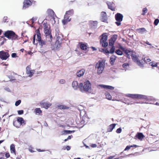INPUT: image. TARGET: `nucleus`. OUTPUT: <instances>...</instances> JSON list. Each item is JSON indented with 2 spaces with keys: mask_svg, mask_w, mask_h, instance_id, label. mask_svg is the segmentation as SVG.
<instances>
[{
  "mask_svg": "<svg viewBox=\"0 0 159 159\" xmlns=\"http://www.w3.org/2000/svg\"><path fill=\"white\" fill-rule=\"evenodd\" d=\"M3 36L12 40H18V35L12 30H8L5 32L3 34Z\"/></svg>",
  "mask_w": 159,
  "mask_h": 159,
  "instance_id": "1",
  "label": "nucleus"
},
{
  "mask_svg": "<svg viewBox=\"0 0 159 159\" xmlns=\"http://www.w3.org/2000/svg\"><path fill=\"white\" fill-rule=\"evenodd\" d=\"M106 61L104 59L100 60L96 63L95 68L97 69V73L100 74L102 73L104 69Z\"/></svg>",
  "mask_w": 159,
  "mask_h": 159,
  "instance_id": "2",
  "label": "nucleus"
},
{
  "mask_svg": "<svg viewBox=\"0 0 159 159\" xmlns=\"http://www.w3.org/2000/svg\"><path fill=\"white\" fill-rule=\"evenodd\" d=\"M126 96L128 97L132 98H141L146 99L147 100H151L153 99V97L150 96H148L145 95L139 94H128L126 95Z\"/></svg>",
  "mask_w": 159,
  "mask_h": 159,
  "instance_id": "3",
  "label": "nucleus"
},
{
  "mask_svg": "<svg viewBox=\"0 0 159 159\" xmlns=\"http://www.w3.org/2000/svg\"><path fill=\"white\" fill-rule=\"evenodd\" d=\"M91 84L88 80H86L84 84L80 83L79 85V88L82 92L88 91L91 89Z\"/></svg>",
  "mask_w": 159,
  "mask_h": 159,
  "instance_id": "4",
  "label": "nucleus"
},
{
  "mask_svg": "<svg viewBox=\"0 0 159 159\" xmlns=\"http://www.w3.org/2000/svg\"><path fill=\"white\" fill-rule=\"evenodd\" d=\"M100 44L103 48H105L108 45V43L107 42V36L106 33H103L100 36Z\"/></svg>",
  "mask_w": 159,
  "mask_h": 159,
  "instance_id": "5",
  "label": "nucleus"
},
{
  "mask_svg": "<svg viewBox=\"0 0 159 159\" xmlns=\"http://www.w3.org/2000/svg\"><path fill=\"white\" fill-rule=\"evenodd\" d=\"M123 15L120 13H117L115 15V18L116 21L115 22V23L117 26H119L121 25V22L123 20Z\"/></svg>",
  "mask_w": 159,
  "mask_h": 159,
  "instance_id": "6",
  "label": "nucleus"
},
{
  "mask_svg": "<svg viewBox=\"0 0 159 159\" xmlns=\"http://www.w3.org/2000/svg\"><path fill=\"white\" fill-rule=\"evenodd\" d=\"M9 56L8 51H4L2 50L0 51V58L2 60H6Z\"/></svg>",
  "mask_w": 159,
  "mask_h": 159,
  "instance_id": "7",
  "label": "nucleus"
},
{
  "mask_svg": "<svg viewBox=\"0 0 159 159\" xmlns=\"http://www.w3.org/2000/svg\"><path fill=\"white\" fill-rule=\"evenodd\" d=\"M32 4V0H24L22 9L25 10L30 7Z\"/></svg>",
  "mask_w": 159,
  "mask_h": 159,
  "instance_id": "8",
  "label": "nucleus"
},
{
  "mask_svg": "<svg viewBox=\"0 0 159 159\" xmlns=\"http://www.w3.org/2000/svg\"><path fill=\"white\" fill-rule=\"evenodd\" d=\"M44 31L46 36V39L48 41L51 42L52 40V36L50 29L44 30Z\"/></svg>",
  "mask_w": 159,
  "mask_h": 159,
  "instance_id": "9",
  "label": "nucleus"
},
{
  "mask_svg": "<svg viewBox=\"0 0 159 159\" xmlns=\"http://www.w3.org/2000/svg\"><path fill=\"white\" fill-rule=\"evenodd\" d=\"M26 73L30 77H31L34 74L35 70H31L30 66H27L26 68Z\"/></svg>",
  "mask_w": 159,
  "mask_h": 159,
  "instance_id": "10",
  "label": "nucleus"
},
{
  "mask_svg": "<svg viewBox=\"0 0 159 159\" xmlns=\"http://www.w3.org/2000/svg\"><path fill=\"white\" fill-rule=\"evenodd\" d=\"M100 19L102 21L104 22H106L107 20V18L106 12L102 11L101 13Z\"/></svg>",
  "mask_w": 159,
  "mask_h": 159,
  "instance_id": "11",
  "label": "nucleus"
},
{
  "mask_svg": "<svg viewBox=\"0 0 159 159\" xmlns=\"http://www.w3.org/2000/svg\"><path fill=\"white\" fill-rule=\"evenodd\" d=\"M117 38V35L114 34L110 39V46L114 45V43Z\"/></svg>",
  "mask_w": 159,
  "mask_h": 159,
  "instance_id": "12",
  "label": "nucleus"
},
{
  "mask_svg": "<svg viewBox=\"0 0 159 159\" xmlns=\"http://www.w3.org/2000/svg\"><path fill=\"white\" fill-rule=\"evenodd\" d=\"M47 13L48 15L51 17L52 19L54 20V16L55 14L54 11L52 9H48L47 11Z\"/></svg>",
  "mask_w": 159,
  "mask_h": 159,
  "instance_id": "13",
  "label": "nucleus"
},
{
  "mask_svg": "<svg viewBox=\"0 0 159 159\" xmlns=\"http://www.w3.org/2000/svg\"><path fill=\"white\" fill-rule=\"evenodd\" d=\"M69 16L65 15L64 17L63 20H62V22L63 25H65L68 22L70 21V20L69 19Z\"/></svg>",
  "mask_w": 159,
  "mask_h": 159,
  "instance_id": "14",
  "label": "nucleus"
},
{
  "mask_svg": "<svg viewBox=\"0 0 159 159\" xmlns=\"http://www.w3.org/2000/svg\"><path fill=\"white\" fill-rule=\"evenodd\" d=\"M135 137L138 139L139 140H142L144 138V136L142 133H138L136 135Z\"/></svg>",
  "mask_w": 159,
  "mask_h": 159,
  "instance_id": "15",
  "label": "nucleus"
},
{
  "mask_svg": "<svg viewBox=\"0 0 159 159\" xmlns=\"http://www.w3.org/2000/svg\"><path fill=\"white\" fill-rule=\"evenodd\" d=\"M35 32L36 33V34L37 36V39H36L37 41H40L42 39L41 38V34L40 33L39 29H38L37 30H36Z\"/></svg>",
  "mask_w": 159,
  "mask_h": 159,
  "instance_id": "16",
  "label": "nucleus"
},
{
  "mask_svg": "<svg viewBox=\"0 0 159 159\" xmlns=\"http://www.w3.org/2000/svg\"><path fill=\"white\" fill-rule=\"evenodd\" d=\"M41 105L43 108L45 109H48L51 106V104L47 102H41L40 103Z\"/></svg>",
  "mask_w": 159,
  "mask_h": 159,
  "instance_id": "17",
  "label": "nucleus"
},
{
  "mask_svg": "<svg viewBox=\"0 0 159 159\" xmlns=\"http://www.w3.org/2000/svg\"><path fill=\"white\" fill-rule=\"evenodd\" d=\"M85 70L84 69H82L78 71L76 73L78 77H81L84 74Z\"/></svg>",
  "mask_w": 159,
  "mask_h": 159,
  "instance_id": "18",
  "label": "nucleus"
},
{
  "mask_svg": "<svg viewBox=\"0 0 159 159\" xmlns=\"http://www.w3.org/2000/svg\"><path fill=\"white\" fill-rule=\"evenodd\" d=\"M10 148L11 153H14L15 155H16V151L15 145L13 144H11L10 146Z\"/></svg>",
  "mask_w": 159,
  "mask_h": 159,
  "instance_id": "19",
  "label": "nucleus"
},
{
  "mask_svg": "<svg viewBox=\"0 0 159 159\" xmlns=\"http://www.w3.org/2000/svg\"><path fill=\"white\" fill-rule=\"evenodd\" d=\"M116 57L114 55H112L110 57V63L111 65H113L116 60Z\"/></svg>",
  "mask_w": 159,
  "mask_h": 159,
  "instance_id": "20",
  "label": "nucleus"
},
{
  "mask_svg": "<svg viewBox=\"0 0 159 159\" xmlns=\"http://www.w3.org/2000/svg\"><path fill=\"white\" fill-rule=\"evenodd\" d=\"M80 48L84 50H86L87 49L88 47L87 45L85 44L80 43Z\"/></svg>",
  "mask_w": 159,
  "mask_h": 159,
  "instance_id": "21",
  "label": "nucleus"
},
{
  "mask_svg": "<svg viewBox=\"0 0 159 159\" xmlns=\"http://www.w3.org/2000/svg\"><path fill=\"white\" fill-rule=\"evenodd\" d=\"M149 64L152 67H157L159 70V63H157L152 61L149 63Z\"/></svg>",
  "mask_w": 159,
  "mask_h": 159,
  "instance_id": "22",
  "label": "nucleus"
},
{
  "mask_svg": "<svg viewBox=\"0 0 159 159\" xmlns=\"http://www.w3.org/2000/svg\"><path fill=\"white\" fill-rule=\"evenodd\" d=\"M72 86L75 89H76L78 87L79 88L78 83L77 81H74L72 82Z\"/></svg>",
  "mask_w": 159,
  "mask_h": 159,
  "instance_id": "23",
  "label": "nucleus"
},
{
  "mask_svg": "<svg viewBox=\"0 0 159 159\" xmlns=\"http://www.w3.org/2000/svg\"><path fill=\"white\" fill-rule=\"evenodd\" d=\"M13 125L17 128H19L21 125L20 123L17 120H14L13 121Z\"/></svg>",
  "mask_w": 159,
  "mask_h": 159,
  "instance_id": "24",
  "label": "nucleus"
},
{
  "mask_svg": "<svg viewBox=\"0 0 159 159\" xmlns=\"http://www.w3.org/2000/svg\"><path fill=\"white\" fill-rule=\"evenodd\" d=\"M114 88L112 86H110V90H114ZM117 92V90H116V89H115V91H110V93H111V94L112 95H114L115 96V93H114L115 94V95H116V93Z\"/></svg>",
  "mask_w": 159,
  "mask_h": 159,
  "instance_id": "25",
  "label": "nucleus"
},
{
  "mask_svg": "<svg viewBox=\"0 0 159 159\" xmlns=\"http://www.w3.org/2000/svg\"><path fill=\"white\" fill-rule=\"evenodd\" d=\"M132 59L135 62L138 60V58L136 55L132 54L131 55Z\"/></svg>",
  "mask_w": 159,
  "mask_h": 159,
  "instance_id": "26",
  "label": "nucleus"
},
{
  "mask_svg": "<svg viewBox=\"0 0 159 159\" xmlns=\"http://www.w3.org/2000/svg\"><path fill=\"white\" fill-rule=\"evenodd\" d=\"M123 51L124 52L126 55L129 54V53L132 54V53L130 49H127L125 48L124 50H123Z\"/></svg>",
  "mask_w": 159,
  "mask_h": 159,
  "instance_id": "27",
  "label": "nucleus"
},
{
  "mask_svg": "<svg viewBox=\"0 0 159 159\" xmlns=\"http://www.w3.org/2000/svg\"><path fill=\"white\" fill-rule=\"evenodd\" d=\"M39 45L42 47L43 45H45L46 44V42L44 40H41L40 41H38Z\"/></svg>",
  "mask_w": 159,
  "mask_h": 159,
  "instance_id": "28",
  "label": "nucleus"
},
{
  "mask_svg": "<svg viewBox=\"0 0 159 159\" xmlns=\"http://www.w3.org/2000/svg\"><path fill=\"white\" fill-rule=\"evenodd\" d=\"M17 120L18 122L20 123V124L21 125L24 122V119L22 117H18Z\"/></svg>",
  "mask_w": 159,
  "mask_h": 159,
  "instance_id": "29",
  "label": "nucleus"
},
{
  "mask_svg": "<svg viewBox=\"0 0 159 159\" xmlns=\"http://www.w3.org/2000/svg\"><path fill=\"white\" fill-rule=\"evenodd\" d=\"M137 30L139 33L141 34H143L146 31V29L144 28L138 29Z\"/></svg>",
  "mask_w": 159,
  "mask_h": 159,
  "instance_id": "30",
  "label": "nucleus"
},
{
  "mask_svg": "<svg viewBox=\"0 0 159 159\" xmlns=\"http://www.w3.org/2000/svg\"><path fill=\"white\" fill-rule=\"evenodd\" d=\"M110 9L112 11L115 10V6L113 3H112L111 4H110Z\"/></svg>",
  "mask_w": 159,
  "mask_h": 159,
  "instance_id": "31",
  "label": "nucleus"
},
{
  "mask_svg": "<svg viewBox=\"0 0 159 159\" xmlns=\"http://www.w3.org/2000/svg\"><path fill=\"white\" fill-rule=\"evenodd\" d=\"M74 12L73 10H69V11H67L66 13V15L68 16H70L72 15Z\"/></svg>",
  "mask_w": 159,
  "mask_h": 159,
  "instance_id": "32",
  "label": "nucleus"
},
{
  "mask_svg": "<svg viewBox=\"0 0 159 159\" xmlns=\"http://www.w3.org/2000/svg\"><path fill=\"white\" fill-rule=\"evenodd\" d=\"M115 52L117 55L120 56L122 55L123 54L122 52L119 49L116 50Z\"/></svg>",
  "mask_w": 159,
  "mask_h": 159,
  "instance_id": "33",
  "label": "nucleus"
},
{
  "mask_svg": "<svg viewBox=\"0 0 159 159\" xmlns=\"http://www.w3.org/2000/svg\"><path fill=\"white\" fill-rule=\"evenodd\" d=\"M136 63L140 67H143V63H142V62H141L140 60H138L137 61H136Z\"/></svg>",
  "mask_w": 159,
  "mask_h": 159,
  "instance_id": "34",
  "label": "nucleus"
},
{
  "mask_svg": "<svg viewBox=\"0 0 159 159\" xmlns=\"http://www.w3.org/2000/svg\"><path fill=\"white\" fill-rule=\"evenodd\" d=\"M58 107L60 109H68L69 108L68 107L64 105H59L58 106Z\"/></svg>",
  "mask_w": 159,
  "mask_h": 159,
  "instance_id": "35",
  "label": "nucleus"
},
{
  "mask_svg": "<svg viewBox=\"0 0 159 159\" xmlns=\"http://www.w3.org/2000/svg\"><path fill=\"white\" fill-rule=\"evenodd\" d=\"M35 112L36 113L40 114L42 113V111L40 108H36L35 110Z\"/></svg>",
  "mask_w": 159,
  "mask_h": 159,
  "instance_id": "36",
  "label": "nucleus"
},
{
  "mask_svg": "<svg viewBox=\"0 0 159 159\" xmlns=\"http://www.w3.org/2000/svg\"><path fill=\"white\" fill-rule=\"evenodd\" d=\"M111 46H112V47L110 49V53L112 54L115 52V48L113 45Z\"/></svg>",
  "mask_w": 159,
  "mask_h": 159,
  "instance_id": "37",
  "label": "nucleus"
},
{
  "mask_svg": "<svg viewBox=\"0 0 159 159\" xmlns=\"http://www.w3.org/2000/svg\"><path fill=\"white\" fill-rule=\"evenodd\" d=\"M116 124H112L110 125V132L112 131L113 129L115 128Z\"/></svg>",
  "mask_w": 159,
  "mask_h": 159,
  "instance_id": "38",
  "label": "nucleus"
},
{
  "mask_svg": "<svg viewBox=\"0 0 159 159\" xmlns=\"http://www.w3.org/2000/svg\"><path fill=\"white\" fill-rule=\"evenodd\" d=\"M56 48L57 49L61 47V43H59V42H58L57 43H55Z\"/></svg>",
  "mask_w": 159,
  "mask_h": 159,
  "instance_id": "39",
  "label": "nucleus"
},
{
  "mask_svg": "<svg viewBox=\"0 0 159 159\" xmlns=\"http://www.w3.org/2000/svg\"><path fill=\"white\" fill-rule=\"evenodd\" d=\"M43 26L44 28V30L50 29L48 27L47 23H44L43 24Z\"/></svg>",
  "mask_w": 159,
  "mask_h": 159,
  "instance_id": "40",
  "label": "nucleus"
},
{
  "mask_svg": "<svg viewBox=\"0 0 159 159\" xmlns=\"http://www.w3.org/2000/svg\"><path fill=\"white\" fill-rule=\"evenodd\" d=\"M100 87L102 88H103L105 89H109V85H99Z\"/></svg>",
  "mask_w": 159,
  "mask_h": 159,
  "instance_id": "41",
  "label": "nucleus"
},
{
  "mask_svg": "<svg viewBox=\"0 0 159 159\" xmlns=\"http://www.w3.org/2000/svg\"><path fill=\"white\" fill-rule=\"evenodd\" d=\"M148 10L147 8H144L143 10V12L142 15H144L147 12Z\"/></svg>",
  "mask_w": 159,
  "mask_h": 159,
  "instance_id": "42",
  "label": "nucleus"
},
{
  "mask_svg": "<svg viewBox=\"0 0 159 159\" xmlns=\"http://www.w3.org/2000/svg\"><path fill=\"white\" fill-rule=\"evenodd\" d=\"M63 134H66L71 133L72 132V131L70 130H64L63 131Z\"/></svg>",
  "mask_w": 159,
  "mask_h": 159,
  "instance_id": "43",
  "label": "nucleus"
},
{
  "mask_svg": "<svg viewBox=\"0 0 159 159\" xmlns=\"http://www.w3.org/2000/svg\"><path fill=\"white\" fill-rule=\"evenodd\" d=\"M122 66L124 68H127L129 67V64L128 63H125L123 64Z\"/></svg>",
  "mask_w": 159,
  "mask_h": 159,
  "instance_id": "44",
  "label": "nucleus"
},
{
  "mask_svg": "<svg viewBox=\"0 0 159 159\" xmlns=\"http://www.w3.org/2000/svg\"><path fill=\"white\" fill-rule=\"evenodd\" d=\"M8 21V19L7 17H4L2 21V22H7Z\"/></svg>",
  "mask_w": 159,
  "mask_h": 159,
  "instance_id": "45",
  "label": "nucleus"
},
{
  "mask_svg": "<svg viewBox=\"0 0 159 159\" xmlns=\"http://www.w3.org/2000/svg\"><path fill=\"white\" fill-rule=\"evenodd\" d=\"M159 22V20L158 19H156L154 22V24L155 25H157Z\"/></svg>",
  "mask_w": 159,
  "mask_h": 159,
  "instance_id": "46",
  "label": "nucleus"
},
{
  "mask_svg": "<svg viewBox=\"0 0 159 159\" xmlns=\"http://www.w3.org/2000/svg\"><path fill=\"white\" fill-rule=\"evenodd\" d=\"M21 102V101L20 100H19L17 101H16L15 103V105L16 106H17Z\"/></svg>",
  "mask_w": 159,
  "mask_h": 159,
  "instance_id": "47",
  "label": "nucleus"
},
{
  "mask_svg": "<svg viewBox=\"0 0 159 159\" xmlns=\"http://www.w3.org/2000/svg\"><path fill=\"white\" fill-rule=\"evenodd\" d=\"M117 48H119V49H120L122 51L123 50H124V48H125L124 47H123L120 44H118L117 46Z\"/></svg>",
  "mask_w": 159,
  "mask_h": 159,
  "instance_id": "48",
  "label": "nucleus"
},
{
  "mask_svg": "<svg viewBox=\"0 0 159 159\" xmlns=\"http://www.w3.org/2000/svg\"><path fill=\"white\" fill-rule=\"evenodd\" d=\"M106 98L108 100H109V94L108 93H105Z\"/></svg>",
  "mask_w": 159,
  "mask_h": 159,
  "instance_id": "49",
  "label": "nucleus"
},
{
  "mask_svg": "<svg viewBox=\"0 0 159 159\" xmlns=\"http://www.w3.org/2000/svg\"><path fill=\"white\" fill-rule=\"evenodd\" d=\"M121 131H122V129L120 128L116 130V132L117 133L119 134V133H120L121 132Z\"/></svg>",
  "mask_w": 159,
  "mask_h": 159,
  "instance_id": "50",
  "label": "nucleus"
},
{
  "mask_svg": "<svg viewBox=\"0 0 159 159\" xmlns=\"http://www.w3.org/2000/svg\"><path fill=\"white\" fill-rule=\"evenodd\" d=\"M18 113L19 115H22L24 113V111L23 110H19L18 111Z\"/></svg>",
  "mask_w": 159,
  "mask_h": 159,
  "instance_id": "51",
  "label": "nucleus"
},
{
  "mask_svg": "<svg viewBox=\"0 0 159 159\" xmlns=\"http://www.w3.org/2000/svg\"><path fill=\"white\" fill-rule=\"evenodd\" d=\"M5 157L7 158H8L10 157V155L9 152H6L5 154Z\"/></svg>",
  "mask_w": 159,
  "mask_h": 159,
  "instance_id": "52",
  "label": "nucleus"
},
{
  "mask_svg": "<svg viewBox=\"0 0 159 159\" xmlns=\"http://www.w3.org/2000/svg\"><path fill=\"white\" fill-rule=\"evenodd\" d=\"M17 57L16 54V53H13L11 54V57L13 58L16 57Z\"/></svg>",
  "mask_w": 159,
  "mask_h": 159,
  "instance_id": "53",
  "label": "nucleus"
},
{
  "mask_svg": "<svg viewBox=\"0 0 159 159\" xmlns=\"http://www.w3.org/2000/svg\"><path fill=\"white\" fill-rule=\"evenodd\" d=\"M131 148V147H130V146H127L124 149V151L129 150L130 148Z\"/></svg>",
  "mask_w": 159,
  "mask_h": 159,
  "instance_id": "54",
  "label": "nucleus"
},
{
  "mask_svg": "<svg viewBox=\"0 0 159 159\" xmlns=\"http://www.w3.org/2000/svg\"><path fill=\"white\" fill-rule=\"evenodd\" d=\"M103 53L105 54H108L109 53V52L108 50L107 49H104V51Z\"/></svg>",
  "mask_w": 159,
  "mask_h": 159,
  "instance_id": "55",
  "label": "nucleus"
},
{
  "mask_svg": "<svg viewBox=\"0 0 159 159\" xmlns=\"http://www.w3.org/2000/svg\"><path fill=\"white\" fill-rule=\"evenodd\" d=\"M144 61L145 62H149L151 61L150 59L149 58H148L146 60L145 59V58L144 59Z\"/></svg>",
  "mask_w": 159,
  "mask_h": 159,
  "instance_id": "56",
  "label": "nucleus"
},
{
  "mask_svg": "<svg viewBox=\"0 0 159 159\" xmlns=\"http://www.w3.org/2000/svg\"><path fill=\"white\" fill-rule=\"evenodd\" d=\"M90 146L92 148H96L97 147V145L96 144H92Z\"/></svg>",
  "mask_w": 159,
  "mask_h": 159,
  "instance_id": "57",
  "label": "nucleus"
},
{
  "mask_svg": "<svg viewBox=\"0 0 159 159\" xmlns=\"http://www.w3.org/2000/svg\"><path fill=\"white\" fill-rule=\"evenodd\" d=\"M35 36H36V34H35L34 35V37H33V43L34 44H35Z\"/></svg>",
  "mask_w": 159,
  "mask_h": 159,
  "instance_id": "58",
  "label": "nucleus"
},
{
  "mask_svg": "<svg viewBox=\"0 0 159 159\" xmlns=\"http://www.w3.org/2000/svg\"><path fill=\"white\" fill-rule=\"evenodd\" d=\"M65 80L63 79L59 81L60 83L61 84H63L65 83Z\"/></svg>",
  "mask_w": 159,
  "mask_h": 159,
  "instance_id": "59",
  "label": "nucleus"
},
{
  "mask_svg": "<svg viewBox=\"0 0 159 159\" xmlns=\"http://www.w3.org/2000/svg\"><path fill=\"white\" fill-rule=\"evenodd\" d=\"M138 147V146L136 145H135V144H133V145H130V147L131 148V147H135V148H136V147Z\"/></svg>",
  "mask_w": 159,
  "mask_h": 159,
  "instance_id": "60",
  "label": "nucleus"
},
{
  "mask_svg": "<svg viewBox=\"0 0 159 159\" xmlns=\"http://www.w3.org/2000/svg\"><path fill=\"white\" fill-rule=\"evenodd\" d=\"M94 24L96 26H97V22L96 21H94L93 22V23H92V24Z\"/></svg>",
  "mask_w": 159,
  "mask_h": 159,
  "instance_id": "61",
  "label": "nucleus"
},
{
  "mask_svg": "<svg viewBox=\"0 0 159 159\" xmlns=\"http://www.w3.org/2000/svg\"><path fill=\"white\" fill-rule=\"evenodd\" d=\"M129 54L127 55H126V57H127L128 58L130 59V54Z\"/></svg>",
  "mask_w": 159,
  "mask_h": 159,
  "instance_id": "62",
  "label": "nucleus"
},
{
  "mask_svg": "<svg viewBox=\"0 0 159 159\" xmlns=\"http://www.w3.org/2000/svg\"><path fill=\"white\" fill-rule=\"evenodd\" d=\"M104 49L103 48H100L99 49V51L100 52H103L104 51Z\"/></svg>",
  "mask_w": 159,
  "mask_h": 159,
  "instance_id": "63",
  "label": "nucleus"
},
{
  "mask_svg": "<svg viewBox=\"0 0 159 159\" xmlns=\"http://www.w3.org/2000/svg\"><path fill=\"white\" fill-rule=\"evenodd\" d=\"M66 148L67 150H69L70 149V148L69 146H68L66 147Z\"/></svg>",
  "mask_w": 159,
  "mask_h": 159,
  "instance_id": "64",
  "label": "nucleus"
}]
</instances>
